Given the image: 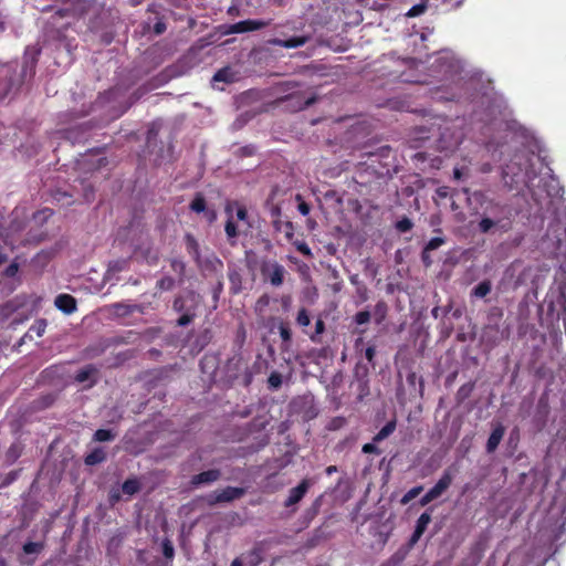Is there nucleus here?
<instances>
[{
	"label": "nucleus",
	"mask_w": 566,
	"mask_h": 566,
	"mask_svg": "<svg viewBox=\"0 0 566 566\" xmlns=\"http://www.w3.org/2000/svg\"><path fill=\"white\" fill-rule=\"evenodd\" d=\"M503 179L511 188H517L518 185L528 186L536 177L533 156L526 153H516L509 164L503 168Z\"/></svg>",
	"instance_id": "nucleus-1"
},
{
	"label": "nucleus",
	"mask_w": 566,
	"mask_h": 566,
	"mask_svg": "<svg viewBox=\"0 0 566 566\" xmlns=\"http://www.w3.org/2000/svg\"><path fill=\"white\" fill-rule=\"evenodd\" d=\"M201 302V296L193 290H186L178 294L172 302V310L180 314L176 321V326L185 327L190 325L198 315L197 312Z\"/></svg>",
	"instance_id": "nucleus-2"
},
{
	"label": "nucleus",
	"mask_w": 566,
	"mask_h": 566,
	"mask_svg": "<svg viewBox=\"0 0 566 566\" xmlns=\"http://www.w3.org/2000/svg\"><path fill=\"white\" fill-rule=\"evenodd\" d=\"M504 316L503 308L492 306L486 313V323L482 328V340L491 346H496L510 337L509 327L502 324Z\"/></svg>",
	"instance_id": "nucleus-3"
},
{
	"label": "nucleus",
	"mask_w": 566,
	"mask_h": 566,
	"mask_svg": "<svg viewBox=\"0 0 566 566\" xmlns=\"http://www.w3.org/2000/svg\"><path fill=\"white\" fill-rule=\"evenodd\" d=\"M478 229L483 234L491 233L494 229L507 232L511 229L510 210L504 205L491 202V208H486Z\"/></svg>",
	"instance_id": "nucleus-4"
},
{
	"label": "nucleus",
	"mask_w": 566,
	"mask_h": 566,
	"mask_svg": "<svg viewBox=\"0 0 566 566\" xmlns=\"http://www.w3.org/2000/svg\"><path fill=\"white\" fill-rule=\"evenodd\" d=\"M260 273L264 282L279 287L284 283L285 268L275 260H262L260 263Z\"/></svg>",
	"instance_id": "nucleus-5"
},
{
	"label": "nucleus",
	"mask_w": 566,
	"mask_h": 566,
	"mask_svg": "<svg viewBox=\"0 0 566 566\" xmlns=\"http://www.w3.org/2000/svg\"><path fill=\"white\" fill-rule=\"evenodd\" d=\"M245 494V489L238 486H227L221 491H217L213 494L209 495L208 504L216 505L218 503H227L232 502L242 497Z\"/></svg>",
	"instance_id": "nucleus-6"
},
{
	"label": "nucleus",
	"mask_w": 566,
	"mask_h": 566,
	"mask_svg": "<svg viewBox=\"0 0 566 566\" xmlns=\"http://www.w3.org/2000/svg\"><path fill=\"white\" fill-rule=\"evenodd\" d=\"M270 25V21L264 20H243L227 27L223 31L224 34H237L258 31Z\"/></svg>",
	"instance_id": "nucleus-7"
},
{
	"label": "nucleus",
	"mask_w": 566,
	"mask_h": 566,
	"mask_svg": "<svg viewBox=\"0 0 566 566\" xmlns=\"http://www.w3.org/2000/svg\"><path fill=\"white\" fill-rule=\"evenodd\" d=\"M313 484L312 480L303 479L295 488H292L289 492V496L284 502L285 507L296 505L307 493L308 489Z\"/></svg>",
	"instance_id": "nucleus-8"
},
{
	"label": "nucleus",
	"mask_w": 566,
	"mask_h": 566,
	"mask_svg": "<svg viewBox=\"0 0 566 566\" xmlns=\"http://www.w3.org/2000/svg\"><path fill=\"white\" fill-rule=\"evenodd\" d=\"M54 305L65 315H71L77 310L76 298L67 293L59 294L54 300Z\"/></svg>",
	"instance_id": "nucleus-9"
},
{
	"label": "nucleus",
	"mask_w": 566,
	"mask_h": 566,
	"mask_svg": "<svg viewBox=\"0 0 566 566\" xmlns=\"http://www.w3.org/2000/svg\"><path fill=\"white\" fill-rule=\"evenodd\" d=\"M431 522V515L428 512H423L417 520L412 535L409 538V545H416L423 533L426 532L429 523Z\"/></svg>",
	"instance_id": "nucleus-10"
},
{
	"label": "nucleus",
	"mask_w": 566,
	"mask_h": 566,
	"mask_svg": "<svg viewBox=\"0 0 566 566\" xmlns=\"http://www.w3.org/2000/svg\"><path fill=\"white\" fill-rule=\"evenodd\" d=\"M2 81L0 82V101L3 99L17 84L14 72L10 66H4L1 71Z\"/></svg>",
	"instance_id": "nucleus-11"
},
{
	"label": "nucleus",
	"mask_w": 566,
	"mask_h": 566,
	"mask_svg": "<svg viewBox=\"0 0 566 566\" xmlns=\"http://www.w3.org/2000/svg\"><path fill=\"white\" fill-rule=\"evenodd\" d=\"M221 476V472L218 469H210L203 472H200L198 474H195L191 480L190 484L192 486H198L201 484H210L216 481H218Z\"/></svg>",
	"instance_id": "nucleus-12"
},
{
	"label": "nucleus",
	"mask_w": 566,
	"mask_h": 566,
	"mask_svg": "<svg viewBox=\"0 0 566 566\" xmlns=\"http://www.w3.org/2000/svg\"><path fill=\"white\" fill-rule=\"evenodd\" d=\"M504 434H505L504 426L502 423H496L493 427L492 432L486 441L485 449H486L488 453H493L497 449Z\"/></svg>",
	"instance_id": "nucleus-13"
},
{
	"label": "nucleus",
	"mask_w": 566,
	"mask_h": 566,
	"mask_svg": "<svg viewBox=\"0 0 566 566\" xmlns=\"http://www.w3.org/2000/svg\"><path fill=\"white\" fill-rule=\"evenodd\" d=\"M453 475L450 470H444L438 482L430 489L436 499L441 496L451 485Z\"/></svg>",
	"instance_id": "nucleus-14"
},
{
	"label": "nucleus",
	"mask_w": 566,
	"mask_h": 566,
	"mask_svg": "<svg viewBox=\"0 0 566 566\" xmlns=\"http://www.w3.org/2000/svg\"><path fill=\"white\" fill-rule=\"evenodd\" d=\"M237 81V73L232 71L231 67L226 66L218 70L212 76V83L223 82L227 84H231Z\"/></svg>",
	"instance_id": "nucleus-15"
},
{
	"label": "nucleus",
	"mask_w": 566,
	"mask_h": 566,
	"mask_svg": "<svg viewBox=\"0 0 566 566\" xmlns=\"http://www.w3.org/2000/svg\"><path fill=\"white\" fill-rule=\"evenodd\" d=\"M111 308L117 316H127L135 312H142L139 305L136 304H126L123 302H117L111 305Z\"/></svg>",
	"instance_id": "nucleus-16"
},
{
	"label": "nucleus",
	"mask_w": 566,
	"mask_h": 566,
	"mask_svg": "<svg viewBox=\"0 0 566 566\" xmlns=\"http://www.w3.org/2000/svg\"><path fill=\"white\" fill-rule=\"evenodd\" d=\"M307 41L306 36H292L286 40L276 39L272 43L285 49H295L303 46Z\"/></svg>",
	"instance_id": "nucleus-17"
},
{
	"label": "nucleus",
	"mask_w": 566,
	"mask_h": 566,
	"mask_svg": "<svg viewBox=\"0 0 566 566\" xmlns=\"http://www.w3.org/2000/svg\"><path fill=\"white\" fill-rule=\"evenodd\" d=\"M491 291L492 282L490 280H483L471 290L470 296L475 298H484L491 293Z\"/></svg>",
	"instance_id": "nucleus-18"
},
{
	"label": "nucleus",
	"mask_w": 566,
	"mask_h": 566,
	"mask_svg": "<svg viewBox=\"0 0 566 566\" xmlns=\"http://www.w3.org/2000/svg\"><path fill=\"white\" fill-rule=\"evenodd\" d=\"M106 460V452L103 448H95L84 458L86 465H96Z\"/></svg>",
	"instance_id": "nucleus-19"
},
{
	"label": "nucleus",
	"mask_w": 566,
	"mask_h": 566,
	"mask_svg": "<svg viewBox=\"0 0 566 566\" xmlns=\"http://www.w3.org/2000/svg\"><path fill=\"white\" fill-rule=\"evenodd\" d=\"M397 428L396 418L388 421L373 438L374 442H381L395 432Z\"/></svg>",
	"instance_id": "nucleus-20"
},
{
	"label": "nucleus",
	"mask_w": 566,
	"mask_h": 566,
	"mask_svg": "<svg viewBox=\"0 0 566 566\" xmlns=\"http://www.w3.org/2000/svg\"><path fill=\"white\" fill-rule=\"evenodd\" d=\"M185 243L187 252L198 261L200 259V248L197 239L191 233H186Z\"/></svg>",
	"instance_id": "nucleus-21"
},
{
	"label": "nucleus",
	"mask_w": 566,
	"mask_h": 566,
	"mask_svg": "<svg viewBox=\"0 0 566 566\" xmlns=\"http://www.w3.org/2000/svg\"><path fill=\"white\" fill-rule=\"evenodd\" d=\"M142 489V483L137 478H130L124 481L122 484V491L126 495H134L138 493Z\"/></svg>",
	"instance_id": "nucleus-22"
},
{
	"label": "nucleus",
	"mask_w": 566,
	"mask_h": 566,
	"mask_svg": "<svg viewBox=\"0 0 566 566\" xmlns=\"http://www.w3.org/2000/svg\"><path fill=\"white\" fill-rule=\"evenodd\" d=\"M98 369L94 365H87L80 369L75 375V380L80 384L87 381L92 376H96Z\"/></svg>",
	"instance_id": "nucleus-23"
},
{
	"label": "nucleus",
	"mask_w": 566,
	"mask_h": 566,
	"mask_svg": "<svg viewBox=\"0 0 566 566\" xmlns=\"http://www.w3.org/2000/svg\"><path fill=\"white\" fill-rule=\"evenodd\" d=\"M189 208L191 211H193L196 213L205 212L206 208H207V202H206L205 196L201 192H197L195 195V198L190 202Z\"/></svg>",
	"instance_id": "nucleus-24"
},
{
	"label": "nucleus",
	"mask_w": 566,
	"mask_h": 566,
	"mask_svg": "<svg viewBox=\"0 0 566 566\" xmlns=\"http://www.w3.org/2000/svg\"><path fill=\"white\" fill-rule=\"evenodd\" d=\"M474 386H475V384L473 381L462 385L455 394L457 402L462 403L465 399H468L471 396V394L474 389Z\"/></svg>",
	"instance_id": "nucleus-25"
},
{
	"label": "nucleus",
	"mask_w": 566,
	"mask_h": 566,
	"mask_svg": "<svg viewBox=\"0 0 566 566\" xmlns=\"http://www.w3.org/2000/svg\"><path fill=\"white\" fill-rule=\"evenodd\" d=\"M224 231H226V234H227V238H228L230 244L234 245L235 239L239 235V231H238L237 224L234 223L232 217H230L227 220L226 226H224Z\"/></svg>",
	"instance_id": "nucleus-26"
},
{
	"label": "nucleus",
	"mask_w": 566,
	"mask_h": 566,
	"mask_svg": "<svg viewBox=\"0 0 566 566\" xmlns=\"http://www.w3.org/2000/svg\"><path fill=\"white\" fill-rule=\"evenodd\" d=\"M423 491L422 485H416L411 488L409 491H407L403 496L400 500V503L402 505H407L409 502H411L413 499H416L421 492Z\"/></svg>",
	"instance_id": "nucleus-27"
},
{
	"label": "nucleus",
	"mask_w": 566,
	"mask_h": 566,
	"mask_svg": "<svg viewBox=\"0 0 566 566\" xmlns=\"http://www.w3.org/2000/svg\"><path fill=\"white\" fill-rule=\"evenodd\" d=\"M115 439V433L109 429H97L94 433V440L98 442L112 441Z\"/></svg>",
	"instance_id": "nucleus-28"
},
{
	"label": "nucleus",
	"mask_w": 566,
	"mask_h": 566,
	"mask_svg": "<svg viewBox=\"0 0 566 566\" xmlns=\"http://www.w3.org/2000/svg\"><path fill=\"white\" fill-rule=\"evenodd\" d=\"M44 548V544L41 542H27L23 544L22 549L27 555L39 554Z\"/></svg>",
	"instance_id": "nucleus-29"
},
{
	"label": "nucleus",
	"mask_w": 566,
	"mask_h": 566,
	"mask_svg": "<svg viewBox=\"0 0 566 566\" xmlns=\"http://www.w3.org/2000/svg\"><path fill=\"white\" fill-rule=\"evenodd\" d=\"M279 333H280V336L282 338V340L286 344L291 343L292 340V331H291V327L289 325V323L286 322H280L279 326Z\"/></svg>",
	"instance_id": "nucleus-30"
},
{
	"label": "nucleus",
	"mask_w": 566,
	"mask_h": 566,
	"mask_svg": "<svg viewBox=\"0 0 566 566\" xmlns=\"http://www.w3.org/2000/svg\"><path fill=\"white\" fill-rule=\"evenodd\" d=\"M282 375L279 371H272L268 378V386L271 390H276L282 386Z\"/></svg>",
	"instance_id": "nucleus-31"
},
{
	"label": "nucleus",
	"mask_w": 566,
	"mask_h": 566,
	"mask_svg": "<svg viewBox=\"0 0 566 566\" xmlns=\"http://www.w3.org/2000/svg\"><path fill=\"white\" fill-rule=\"evenodd\" d=\"M175 286V279L171 276H163L157 281L156 287L160 291H170Z\"/></svg>",
	"instance_id": "nucleus-32"
},
{
	"label": "nucleus",
	"mask_w": 566,
	"mask_h": 566,
	"mask_svg": "<svg viewBox=\"0 0 566 566\" xmlns=\"http://www.w3.org/2000/svg\"><path fill=\"white\" fill-rule=\"evenodd\" d=\"M310 323V313L305 307H302L296 315V324L301 327H307Z\"/></svg>",
	"instance_id": "nucleus-33"
},
{
	"label": "nucleus",
	"mask_w": 566,
	"mask_h": 566,
	"mask_svg": "<svg viewBox=\"0 0 566 566\" xmlns=\"http://www.w3.org/2000/svg\"><path fill=\"white\" fill-rule=\"evenodd\" d=\"M412 228H413V222L408 217H403L396 222V229L399 232H408Z\"/></svg>",
	"instance_id": "nucleus-34"
},
{
	"label": "nucleus",
	"mask_w": 566,
	"mask_h": 566,
	"mask_svg": "<svg viewBox=\"0 0 566 566\" xmlns=\"http://www.w3.org/2000/svg\"><path fill=\"white\" fill-rule=\"evenodd\" d=\"M446 243V238L436 237L428 241V243L423 247L427 251L431 252L433 250L439 249L441 245Z\"/></svg>",
	"instance_id": "nucleus-35"
},
{
	"label": "nucleus",
	"mask_w": 566,
	"mask_h": 566,
	"mask_svg": "<svg viewBox=\"0 0 566 566\" xmlns=\"http://www.w3.org/2000/svg\"><path fill=\"white\" fill-rule=\"evenodd\" d=\"M427 10V4L426 3H418V4H415L412 6L408 12L406 13V15L408 18H415V17H419L421 15L422 13H424V11Z\"/></svg>",
	"instance_id": "nucleus-36"
},
{
	"label": "nucleus",
	"mask_w": 566,
	"mask_h": 566,
	"mask_svg": "<svg viewBox=\"0 0 566 566\" xmlns=\"http://www.w3.org/2000/svg\"><path fill=\"white\" fill-rule=\"evenodd\" d=\"M46 328V321L45 319H38L34 322V324L30 327V332H34L38 337H42Z\"/></svg>",
	"instance_id": "nucleus-37"
},
{
	"label": "nucleus",
	"mask_w": 566,
	"mask_h": 566,
	"mask_svg": "<svg viewBox=\"0 0 566 566\" xmlns=\"http://www.w3.org/2000/svg\"><path fill=\"white\" fill-rule=\"evenodd\" d=\"M324 332H325V323L321 317H318L315 322V331H314V333L310 334V338L313 342H317V337L319 335H322Z\"/></svg>",
	"instance_id": "nucleus-38"
},
{
	"label": "nucleus",
	"mask_w": 566,
	"mask_h": 566,
	"mask_svg": "<svg viewBox=\"0 0 566 566\" xmlns=\"http://www.w3.org/2000/svg\"><path fill=\"white\" fill-rule=\"evenodd\" d=\"M170 266L174 272L178 273L180 276L185 275L186 272V263L179 259H172L170 261Z\"/></svg>",
	"instance_id": "nucleus-39"
},
{
	"label": "nucleus",
	"mask_w": 566,
	"mask_h": 566,
	"mask_svg": "<svg viewBox=\"0 0 566 566\" xmlns=\"http://www.w3.org/2000/svg\"><path fill=\"white\" fill-rule=\"evenodd\" d=\"M370 313L369 311H359L355 314L354 316V321L356 324L358 325H363V324H366L370 321Z\"/></svg>",
	"instance_id": "nucleus-40"
},
{
	"label": "nucleus",
	"mask_w": 566,
	"mask_h": 566,
	"mask_svg": "<svg viewBox=\"0 0 566 566\" xmlns=\"http://www.w3.org/2000/svg\"><path fill=\"white\" fill-rule=\"evenodd\" d=\"M20 455L21 447L19 444H12L7 452V458L11 462L15 461Z\"/></svg>",
	"instance_id": "nucleus-41"
},
{
	"label": "nucleus",
	"mask_w": 566,
	"mask_h": 566,
	"mask_svg": "<svg viewBox=\"0 0 566 566\" xmlns=\"http://www.w3.org/2000/svg\"><path fill=\"white\" fill-rule=\"evenodd\" d=\"M18 475H19V471H17V470L10 471L4 476L2 482L0 483V488H6V486L10 485L12 482H14L17 480Z\"/></svg>",
	"instance_id": "nucleus-42"
},
{
	"label": "nucleus",
	"mask_w": 566,
	"mask_h": 566,
	"mask_svg": "<svg viewBox=\"0 0 566 566\" xmlns=\"http://www.w3.org/2000/svg\"><path fill=\"white\" fill-rule=\"evenodd\" d=\"M377 442L365 443L361 448L363 453L366 454H380L381 450L376 446Z\"/></svg>",
	"instance_id": "nucleus-43"
},
{
	"label": "nucleus",
	"mask_w": 566,
	"mask_h": 566,
	"mask_svg": "<svg viewBox=\"0 0 566 566\" xmlns=\"http://www.w3.org/2000/svg\"><path fill=\"white\" fill-rule=\"evenodd\" d=\"M163 554L166 558H172L175 554L174 546L169 539L163 542Z\"/></svg>",
	"instance_id": "nucleus-44"
},
{
	"label": "nucleus",
	"mask_w": 566,
	"mask_h": 566,
	"mask_svg": "<svg viewBox=\"0 0 566 566\" xmlns=\"http://www.w3.org/2000/svg\"><path fill=\"white\" fill-rule=\"evenodd\" d=\"M375 356H376V346L370 345L365 349V358L368 360V363L374 367L375 366Z\"/></svg>",
	"instance_id": "nucleus-45"
},
{
	"label": "nucleus",
	"mask_w": 566,
	"mask_h": 566,
	"mask_svg": "<svg viewBox=\"0 0 566 566\" xmlns=\"http://www.w3.org/2000/svg\"><path fill=\"white\" fill-rule=\"evenodd\" d=\"M557 303L560 305L563 312H566V287H559Z\"/></svg>",
	"instance_id": "nucleus-46"
},
{
	"label": "nucleus",
	"mask_w": 566,
	"mask_h": 566,
	"mask_svg": "<svg viewBox=\"0 0 566 566\" xmlns=\"http://www.w3.org/2000/svg\"><path fill=\"white\" fill-rule=\"evenodd\" d=\"M421 262H422L423 266L427 269L430 268L433 263L430 252L427 251L426 249H422V251H421Z\"/></svg>",
	"instance_id": "nucleus-47"
},
{
	"label": "nucleus",
	"mask_w": 566,
	"mask_h": 566,
	"mask_svg": "<svg viewBox=\"0 0 566 566\" xmlns=\"http://www.w3.org/2000/svg\"><path fill=\"white\" fill-rule=\"evenodd\" d=\"M255 151L256 147L254 145H247L239 149L240 155L245 157L253 156Z\"/></svg>",
	"instance_id": "nucleus-48"
},
{
	"label": "nucleus",
	"mask_w": 566,
	"mask_h": 566,
	"mask_svg": "<svg viewBox=\"0 0 566 566\" xmlns=\"http://www.w3.org/2000/svg\"><path fill=\"white\" fill-rule=\"evenodd\" d=\"M235 205L238 206V209H237V218L238 220L240 221H247L248 220V210L244 206L242 205H239L238 202H235Z\"/></svg>",
	"instance_id": "nucleus-49"
},
{
	"label": "nucleus",
	"mask_w": 566,
	"mask_h": 566,
	"mask_svg": "<svg viewBox=\"0 0 566 566\" xmlns=\"http://www.w3.org/2000/svg\"><path fill=\"white\" fill-rule=\"evenodd\" d=\"M167 29V25L163 19H158L156 23L154 24V32L155 34L159 35L163 34Z\"/></svg>",
	"instance_id": "nucleus-50"
},
{
	"label": "nucleus",
	"mask_w": 566,
	"mask_h": 566,
	"mask_svg": "<svg viewBox=\"0 0 566 566\" xmlns=\"http://www.w3.org/2000/svg\"><path fill=\"white\" fill-rule=\"evenodd\" d=\"M436 497L433 496V494L431 493V491L429 490L420 500H419V504L421 506H426L428 505L429 503H431L432 501H434Z\"/></svg>",
	"instance_id": "nucleus-51"
},
{
	"label": "nucleus",
	"mask_w": 566,
	"mask_h": 566,
	"mask_svg": "<svg viewBox=\"0 0 566 566\" xmlns=\"http://www.w3.org/2000/svg\"><path fill=\"white\" fill-rule=\"evenodd\" d=\"M451 306H447L444 308H441L439 306H436L431 310V315L433 318H438L440 316L441 313H443L444 315L449 313Z\"/></svg>",
	"instance_id": "nucleus-52"
},
{
	"label": "nucleus",
	"mask_w": 566,
	"mask_h": 566,
	"mask_svg": "<svg viewBox=\"0 0 566 566\" xmlns=\"http://www.w3.org/2000/svg\"><path fill=\"white\" fill-rule=\"evenodd\" d=\"M18 270H19L18 264L17 263H11L4 270V274H6V276L11 277V276H14L17 274Z\"/></svg>",
	"instance_id": "nucleus-53"
},
{
	"label": "nucleus",
	"mask_w": 566,
	"mask_h": 566,
	"mask_svg": "<svg viewBox=\"0 0 566 566\" xmlns=\"http://www.w3.org/2000/svg\"><path fill=\"white\" fill-rule=\"evenodd\" d=\"M297 209L302 216H307L311 211V207L307 202L301 201L297 206Z\"/></svg>",
	"instance_id": "nucleus-54"
},
{
	"label": "nucleus",
	"mask_w": 566,
	"mask_h": 566,
	"mask_svg": "<svg viewBox=\"0 0 566 566\" xmlns=\"http://www.w3.org/2000/svg\"><path fill=\"white\" fill-rule=\"evenodd\" d=\"M17 306L13 304L12 301L7 302L2 305V312L4 315H9L10 313L14 312Z\"/></svg>",
	"instance_id": "nucleus-55"
},
{
	"label": "nucleus",
	"mask_w": 566,
	"mask_h": 566,
	"mask_svg": "<svg viewBox=\"0 0 566 566\" xmlns=\"http://www.w3.org/2000/svg\"><path fill=\"white\" fill-rule=\"evenodd\" d=\"M111 504H115L120 501V493L118 490H112L108 495Z\"/></svg>",
	"instance_id": "nucleus-56"
},
{
	"label": "nucleus",
	"mask_w": 566,
	"mask_h": 566,
	"mask_svg": "<svg viewBox=\"0 0 566 566\" xmlns=\"http://www.w3.org/2000/svg\"><path fill=\"white\" fill-rule=\"evenodd\" d=\"M297 250L305 256H312V251L305 242L300 243L297 245Z\"/></svg>",
	"instance_id": "nucleus-57"
},
{
	"label": "nucleus",
	"mask_w": 566,
	"mask_h": 566,
	"mask_svg": "<svg viewBox=\"0 0 566 566\" xmlns=\"http://www.w3.org/2000/svg\"><path fill=\"white\" fill-rule=\"evenodd\" d=\"M227 13H228V15H230V17H238V15H240V9H239V7H238V6L232 4V6H230V7L228 8Z\"/></svg>",
	"instance_id": "nucleus-58"
},
{
	"label": "nucleus",
	"mask_w": 566,
	"mask_h": 566,
	"mask_svg": "<svg viewBox=\"0 0 566 566\" xmlns=\"http://www.w3.org/2000/svg\"><path fill=\"white\" fill-rule=\"evenodd\" d=\"M386 310H387V305H386V303H385V302H382V301L378 302V303L376 304V306H375V312H376V313H380V314H381V316H384V314H385Z\"/></svg>",
	"instance_id": "nucleus-59"
},
{
	"label": "nucleus",
	"mask_w": 566,
	"mask_h": 566,
	"mask_svg": "<svg viewBox=\"0 0 566 566\" xmlns=\"http://www.w3.org/2000/svg\"><path fill=\"white\" fill-rule=\"evenodd\" d=\"M269 303H270V297L266 294H264L259 297L256 305L260 307H263V306H268Z\"/></svg>",
	"instance_id": "nucleus-60"
},
{
	"label": "nucleus",
	"mask_w": 566,
	"mask_h": 566,
	"mask_svg": "<svg viewBox=\"0 0 566 566\" xmlns=\"http://www.w3.org/2000/svg\"><path fill=\"white\" fill-rule=\"evenodd\" d=\"M40 54V50H34L32 52V56L30 59V67L33 69L38 62V56Z\"/></svg>",
	"instance_id": "nucleus-61"
},
{
	"label": "nucleus",
	"mask_w": 566,
	"mask_h": 566,
	"mask_svg": "<svg viewBox=\"0 0 566 566\" xmlns=\"http://www.w3.org/2000/svg\"><path fill=\"white\" fill-rule=\"evenodd\" d=\"M205 213H206V218L208 219L209 222H213L217 219V213L214 210L206 209Z\"/></svg>",
	"instance_id": "nucleus-62"
},
{
	"label": "nucleus",
	"mask_w": 566,
	"mask_h": 566,
	"mask_svg": "<svg viewBox=\"0 0 566 566\" xmlns=\"http://www.w3.org/2000/svg\"><path fill=\"white\" fill-rule=\"evenodd\" d=\"M416 380H417V374L411 371L407 375V382L411 386H415L416 384Z\"/></svg>",
	"instance_id": "nucleus-63"
},
{
	"label": "nucleus",
	"mask_w": 566,
	"mask_h": 566,
	"mask_svg": "<svg viewBox=\"0 0 566 566\" xmlns=\"http://www.w3.org/2000/svg\"><path fill=\"white\" fill-rule=\"evenodd\" d=\"M463 177V168L455 167L453 169V178L460 180Z\"/></svg>",
	"instance_id": "nucleus-64"
}]
</instances>
